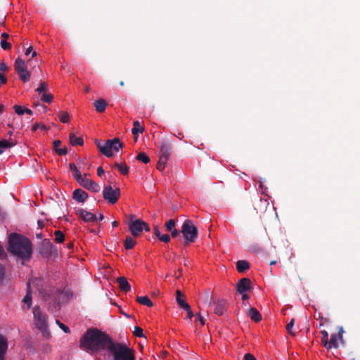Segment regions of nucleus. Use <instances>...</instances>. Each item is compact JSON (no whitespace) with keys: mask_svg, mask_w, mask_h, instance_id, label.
<instances>
[{"mask_svg":"<svg viewBox=\"0 0 360 360\" xmlns=\"http://www.w3.org/2000/svg\"><path fill=\"white\" fill-rule=\"evenodd\" d=\"M1 47L4 50H10L11 49V44L6 41V40L1 41Z\"/></svg>","mask_w":360,"mask_h":360,"instance_id":"nucleus-47","label":"nucleus"},{"mask_svg":"<svg viewBox=\"0 0 360 360\" xmlns=\"http://www.w3.org/2000/svg\"><path fill=\"white\" fill-rule=\"evenodd\" d=\"M295 319H292L287 324L286 326V330L287 331L292 335L295 336V333L292 331V328L294 326Z\"/></svg>","mask_w":360,"mask_h":360,"instance_id":"nucleus-42","label":"nucleus"},{"mask_svg":"<svg viewBox=\"0 0 360 360\" xmlns=\"http://www.w3.org/2000/svg\"><path fill=\"white\" fill-rule=\"evenodd\" d=\"M69 167L71 169V171L72 172L73 177L78 182L79 180H80L83 177V176L81 174L80 172L78 170L77 167H76V165L74 163H70Z\"/></svg>","mask_w":360,"mask_h":360,"instance_id":"nucleus-29","label":"nucleus"},{"mask_svg":"<svg viewBox=\"0 0 360 360\" xmlns=\"http://www.w3.org/2000/svg\"><path fill=\"white\" fill-rule=\"evenodd\" d=\"M167 160H168L160 157L156 166L157 169L160 172L163 171Z\"/></svg>","mask_w":360,"mask_h":360,"instance_id":"nucleus-38","label":"nucleus"},{"mask_svg":"<svg viewBox=\"0 0 360 360\" xmlns=\"http://www.w3.org/2000/svg\"><path fill=\"white\" fill-rule=\"evenodd\" d=\"M56 323L65 333H69L70 332V328L66 325L60 323V321L56 320Z\"/></svg>","mask_w":360,"mask_h":360,"instance_id":"nucleus-48","label":"nucleus"},{"mask_svg":"<svg viewBox=\"0 0 360 360\" xmlns=\"http://www.w3.org/2000/svg\"><path fill=\"white\" fill-rule=\"evenodd\" d=\"M8 346L7 338L3 335H0V360H5Z\"/></svg>","mask_w":360,"mask_h":360,"instance_id":"nucleus-18","label":"nucleus"},{"mask_svg":"<svg viewBox=\"0 0 360 360\" xmlns=\"http://www.w3.org/2000/svg\"><path fill=\"white\" fill-rule=\"evenodd\" d=\"M37 224H38V227L39 229H42L44 226V223L42 220H38L37 221Z\"/></svg>","mask_w":360,"mask_h":360,"instance_id":"nucleus-61","label":"nucleus"},{"mask_svg":"<svg viewBox=\"0 0 360 360\" xmlns=\"http://www.w3.org/2000/svg\"><path fill=\"white\" fill-rule=\"evenodd\" d=\"M165 226L166 229H167V231H172L174 229V226H175V221H174V219H169L165 223Z\"/></svg>","mask_w":360,"mask_h":360,"instance_id":"nucleus-40","label":"nucleus"},{"mask_svg":"<svg viewBox=\"0 0 360 360\" xmlns=\"http://www.w3.org/2000/svg\"><path fill=\"white\" fill-rule=\"evenodd\" d=\"M181 274H182V269H179L177 272L175 273V276L176 278L179 279L181 276Z\"/></svg>","mask_w":360,"mask_h":360,"instance_id":"nucleus-59","label":"nucleus"},{"mask_svg":"<svg viewBox=\"0 0 360 360\" xmlns=\"http://www.w3.org/2000/svg\"><path fill=\"white\" fill-rule=\"evenodd\" d=\"M184 295L181 290H177L176 292V301L177 304L184 309H189V304L184 300Z\"/></svg>","mask_w":360,"mask_h":360,"instance_id":"nucleus-20","label":"nucleus"},{"mask_svg":"<svg viewBox=\"0 0 360 360\" xmlns=\"http://www.w3.org/2000/svg\"><path fill=\"white\" fill-rule=\"evenodd\" d=\"M344 330L342 327H340L339 332L338 334L333 333L330 336V339L329 341H328V344L326 345V348L327 349H330L331 348L338 349L339 347V342L341 345H344L343 341V333Z\"/></svg>","mask_w":360,"mask_h":360,"instance_id":"nucleus-9","label":"nucleus"},{"mask_svg":"<svg viewBox=\"0 0 360 360\" xmlns=\"http://www.w3.org/2000/svg\"><path fill=\"white\" fill-rule=\"evenodd\" d=\"M133 333L136 337H139V338L144 337V334L143 333V329L139 326H136L134 328V330Z\"/></svg>","mask_w":360,"mask_h":360,"instance_id":"nucleus-45","label":"nucleus"},{"mask_svg":"<svg viewBox=\"0 0 360 360\" xmlns=\"http://www.w3.org/2000/svg\"><path fill=\"white\" fill-rule=\"evenodd\" d=\"M97 174H98V176H102V175L104 174V170L102 167H98Z\"/></svg>","mask_w":360,"mask_h":360,"instance_id":"nucleus-57","label":"nucleus"},{"mask_svg":"<svg viewBox=\"0 0 360 360\" xmlns=\"http://www.w3.org/2000/svg\"><path fill=\"white\" fill-rule=\"evenodd\" d=\"M136 244V242L131 236H127L124 240V246L126 250H131L135 246Z\"/></svg>","mask_w":360,"mask_h":360,"instance_id":"nucleus-33","label":"nucleus"},{"mask_svg":"<svg viewBox=\"0 0 360 360\" xmlns=\"http://www.w3.org/2000/svg\"><path fill=\"white\" fill-rule=\"evenodd\" d=\"M143 229L146 231H150V230L149 225L147 223L144 222V221H143Z\"/></svg>","mask_w":360,"mask_h":360,"instance_id":"nucleus-58","label":"nucleus"},{"mask_svg":"<svg viewBox=\"0 0 360 360\" xmlns=\"http://www.w3.org/2000/svg\"><path fill=\"white\" fill-rule=\"evenodd\" d=\"M244 360H257L255 357L250 353L245 354L243 356Z\"/></svg>","mask_w":360,"mask_h":360,"instance_id":"nucleus-52","label":"nucleus"},{"mask_svg":"<svg viewBox=\"0 0 360 360\" xmlns=\"http://www.w3.org/2000/svg\"><path fill=\"white\" fill-rule=\"evenodd\" d=\"M70 120L69 114L67 112H63L60 115V121L63 123H67Z\"/></svg>","mask_w":360,"mask_h":360,"instance_id":"nucleus-44","label":"nucleus"},{"mask_svg":"<svg viewBox=\"0 0 360 360\" xmlns=\"http://www.w3.org/2000/svg\"><path fill=\"white\" fill-rule=\"evenodd\" d=\"M39 254L46 258L55 257L58 255L57 248L52 244L49 239L45 238L39 247Z\"/></svg>","mask_w":360,"mask_h":360,"instance_id":"nucleus-7","label":"nucleus"},{"mask_svg":"<svg viewBox=\"0 0 360 360\" xmlns=\"http://www.w3.org/2000/svg\"><path fill=\"white\" fill-rule=\"evenodd\" d=\"M185 310L187 311V318L191 319L193 316L191 306L189 305V309Z\"/></svg>","mask_w":360,"mask_h":360,"instance_id":"nucleus-54","label":"nucleus"},{"mask_svg":"<svg viewBox=\"0 0 360 360\" xmlns=\"http://www.w3.org/2000/svg\"><path fill=\"white\" fill-rule=\"evenodd\" d=\"M6 256V254L4 250V248H2L1 245H0V259H4L5 258Z\"/></svg>","mask_w":360,"mask_h":360,"instance_id":"nucleus-55","label":"nucleus"},{"mask_svg":"<svg viewBox=\"0 0 360 360\" xmlns=\"http://www.w3.org/2000/svg\"><path fill=\"white\" fill-rule=\"evenodd\" d=\"M104 143H103L101 141H96V145L97 148H98L99 151L101 152V148H103Z\"/></svg>","mask_w":360,"mask_h":360,"instance_id":"nucleus-56","label":"nucleus"},{"mask_svg":"<svg viewBox=\"0 0 360 360\" xmlns=\"http://www.w3.org/2000/svg\"><path fill=\"white\" fill-rule=\"evenodd\" d=\"M116 281L118 283L119 288L122 291H123L124 292H128L131 290V285L125 277H124V276L118 277L116 279Z\"/></svg>","mask_w":360,"mask_h":360,"instance_id":"nucleus-19","label":"nucleus"},{"mask_svg":"<svg viewBox=\"0 0 360 360\" xmlns=\"http://www.w3.org/2000/svg\"><path fill=\"white\" fill-rule=\"evenodd\" d=\"M8 69L9 68L4 62L0 63V73L2 72H7Z\"/></svg>","mask_w":360,"mask_h":360,"instance_id":"nucleus-51","label":"nucleus"},{"mask_svg":"<svg viewBox=\"0 0 360 360\" xmlns=\"http://www.w3.org/2000/svg\"><path fill=\"white\" fill-rule=\"evenodd\" d=\"M214 312L218 316H222L226 311V301L221 299L218 300L217 302H214Z\"/></svg>","mask_w":360,"mask_h":360,"instance_id":"nucleus-16","label":"nucleus"},{"mask_svg":"<svg viewBox=\"0 0 360 360\" xmlns=\"http://www.w3.org/2000/svg\"><path fill=\"white\" fill-rule=\"evenodd\" d=\"M62 142L60 140H55L53 142V150L56 151V153L59 155H65L68 153V149L66 147H64L63 148H60Z\"/></svg>","mask_w":360,"mask_h":360,"instance_id":"nucleus-22","label":"nucleus"},{"mask_svg":"<svg viewBox=\"0 0 360 360\" xmlns=\"http://www.w3.org/2000/svg\"><path fill=\"white\" fill-rule=\"evenodd\" d=\"M136 301L137 302L149 307H151L153 305V302L148 296L137 297Z\"/></svg>","mask_w":360,"mask_h":360,"instance_id":"nucleus-32","label":"nucleus"},{"mask_svg":"<svg viewBox=\"0 0 360 360\" xmlns=\"http://www.w3.org/2000/svg\"><path fill=\"white\" fill-rule=\"evenodd\" d=\"M14 144L6 139L0 140V155L2 154L7 148L12 147Z\"/></svg>","mask_w":360,"mask_h":360,"instance_id":"nucleus-31","label":"nucleus"},{"mask_svg":"<svg viewBox=\"0 0 360 360\" xmlns=\"http://www.w3.org/2000/svg\"><path fill=\"white\" fill-rule=\"evenodd\" d=\"M6 269L5 267L0 264V285H1L5 279Z\"/></svg>","mask_w":360,"mask_h":360,"instance_id":"nucleus-46","label":"nucleus"},{"mask_svg":"<svg viewBox=\"0 0 360 360\" xmlns=\"http://www.w3.org/2000/svg\"><path fill=\"white\" fill-rule=\"evenodd\" d=\"M41 100L43 101V102H45V103H51L52 102V100H53V95L51 94H49V93H44L42 94L41 96Z\"/></svg>","mask_w":360,"mask_h":360,"instance_id":"nucleus-39","label":"nucleus"},{"mask_svg":"<svg viewBox=\"0 0 360 360\" xmlns=\"http://www.w3.org/2000/svg\"><path fill=\"white\" fill-rule=\"evenodd\" d=\"M86 176L87 174H84L83 177L79 180L78 183L86 189L95 193L98 192L101 189V186L93 180L88 179Z\"/></svg>","mask_w":360,"mask_h":360,"instance_id":"nucleus-10","label":"nucleus"},{"mask_svg":"<svg viewBox=\"0 0 360 360\" xmlns=\"http://www.w3.org/2000/svg\"><path fill=\"white\" fill-rule=\"evenodd\" d=\"M172 151V145L168 141H162L160 145V157L169 160Z\"/></svg>","mask_w":360,"mask_h":360,"instance_id":"nucleus-12","label":"nucleus"},{"mask_svg":"<svg viewBox=\"0 0 360 360\" xmlns=\"http://www.w3.org/2000/svg\"><path fill=\"white\" fill-rule=\"evenodd\" d=\"M88 198V193L79 188L75 189L72 193V198L78 202H84Z\"/></svg>","mask_w":360,"mask_h":360,"instance_id":"nucleus-17","label":"nucleus"},{"mask_svg":"<svg viewBox=\"0 0 360 360\" xmlns=\"http://www.w3.org/2000/svg\"><path fill=\"white\" fill-rule=\"evenodd\" d=\"M114 166L118 169L120 172L123 175H127L129 173V167L125 162L117 163Z\"/></svg>","mask_w":360,"mask_h":360,"instance_id":"nucleus-30","label":"nucleus"},{"mask_svg":"<svg viewBox=\"0 0 360 360\" xmlns=\"http://www.w3.org/2000/svg\"><path fill=\"white\" fill-rule=\"evenodd\" d=\"M39 128H40V124H35L32 126V131H37Z\"/></svg>","mask_w":360,"mask_h":360,"instance_id":"nucleus-63","label":"nucleus"},{"mask_svg":"<svg viewBox=\"0 0 360 360\" xmlns=\"http://www.w3.org/2000/svg\"><path fill=\"white\" fill-rule=\"evenodd\" d=\"M103 196L105 200L113 205L117 202L120 196V189L118 187L113 188L110 185L106 186L103 188Z\"/></svg>","mask_w":360,"mask_h":360,"instance_id":"nucleus-8","label":"nucleus"},{"mask_svg":"<svg viewBox=\"0 0 360 360\" xmlns=\"http://www.w3.org/2000/svg\"><path fill=\"white\" fill-rule=\"evenodd\" d=\"M22 302L27 304V309H30L32 306V294L30 290L27 291L26 295L22 299Z\"/></svg>","mask_w":360,"mask_h":360,"instance_id":"nucleus-37","label":"nucleus"},{"mask_svg":"<svg viewBox=\"0 0 360 360\" xmlns=\"http://www.w3.org/2000/svg\"><path fill=\"white\" fill-rule=\"evenodd\" d=\"M124 144L120 141L119 138H115L113 139L107 140L103 148H101V153L108 158L112 156V150L118 151L120 148H122Z\"/></svg>","mask_w":360,"mask_h":360,"instance_id":"nucleus-6","label":"nucleus"},{"mask_svg":"<svg viewBox=\"0 0 360 360\" xmlns=\"http://www.w3.org/2000/svg\"><path fill=\"white\" fill-rule=\"evenodd\" d=\"M33 316L37 328L41 332L45 338H50L51 333L48 328L47 316L42 312L39 306L36 305L33 308Z\"/></svg>","mask_w":360,"mask_h":360,"instance_id":"nucleus-4","label":"nucleus"},{"mask_svg":"<svg viewBox=\"0 0 360 360\" xmlns=\"http://www.w3.org/2000/svg\"><path fill=\"white\" fill-rule=\"evenodd\" d=\"M114 342L108 334L96 328H89L81 338L80 347L87 351H109Z\"/></svg>","mask_w":360,"mask_h":360,"instance_id":"nucleus-1","label":"nucleus"},{"mask_svg":"<svg viewBox=\"0 0 360 360\" xmlns=\"http://www.w3.org/2000/svg\"><path fill=\"white\" fill-rule=\"evenodd\" d=\"M108 352L113 360H135L134 350L123 343L114 342Z\"/></svg>","mask_w":360,"mask_h":360,"instance_id":"nucleus-3","label":"nucleus"},{"mask_svg":"<svg viewBox=\"0 0 360 360\" xmlns=\"http://www.w3.org/2000/svg\"><path fill=\"white\" fill-rule=\"evenodd\" d=\"M184 241V245H186L191 243H194L198 236V231L197 227L194 225L193 222L190 219H186L182 225L181 231Z\"/></svg>","mask_w":360,"mask_h":360,"instance_id":"nucleus-5","label":"nucleus"},{"mask_svg":"<svg viewBox=\"0 0 360 360\" xmlns=\"http://www.w3.org/2000/svg\"><path fill=\"white\" fill-rule=\"evenodd\" d=\"M54 236H55V241L58 243H61L64 241L65 240V235L64 233L60 231V230H58V231H56L54 232Z\"/></svg>","mask_w":360,"mask_h":360,"instance_id":"nucleus-35","label":"nucleus"},{"mask_svg":"<svg viewBox=\"0 0 360 360\" xmlns=\"http://www.w3.org/2000/svg\"><path fill=\"white\" fill-rule=\"evenodd\" d=\"M1 37L4 38V40H6L9 37V35L6 32H3L1 34Z\"/></svg>","mask_w":360,"mask_h":360,"instance_id":"nucleus-64","label":"nucleus"},{"mask_svg":"<svg viewBox=\"0 0 360 360\" xmlns=\"http://www.w3.org/2000/svg\"><path fill=\"white\" fill-rule=\"evenodd\" d=\"M7 250L12 255L22 262H28L32 257V244L27 237L17 233H11L8 237Z\"/></svg>","mask_w":360,"mask_h":360,"instance_id":"nucleus-2","label":"nucleus"},{"mask_svg":"<svg viewBox=\"0 0 360 360\" xmlns=\"http://www.w3.org/2000/svg\"><path fill=\"white\" fill-rule=\"evenodd\" d=\"M248 316L255 322H259L262 320L261 314L256 308L254 307H252L248 310Z\"/></svg>","mask_w":360,"mask_h":360,"instance_id":"nucleus-21","label":"nucleus"},{"mask_svg":"<svg viewBox=\"0 0 360 360\" xmlns=\"http://www.w3.org/2000/svg\"><path fill=\"white\" fill-rule=\"evenodd\" d=\"M16 72L18 75L20 79L22 81H23L24 82H27L30 80V74L29 71L27 70V68L22 69L20 70L17 71Z\"/></svg>","mask_w":360,"mask_h":360,"instance_id":"nucleus-28","label":"nucleus"},{"mask_svg":"<svg viewBox=\"0 0 360 360\" xmlns=\"http://www.w3.org/2000/svg\"><path fill=\"white\" fill-rule=\"evenodd\" d=\"M143 221L141 219H136L134 221H132L129 225V228L131 233V234L134 236H137L140 234V233L143 231Z\"/></svg>","mask_w":360,"mask_h":360,"instance_id":"nucleus-13","label":"nucleus"},{"mask_svg":"<svg viewBox=\"0 0 360 360\" xmlns=\"http://www.w3.org/2000/svg\"><path fill=\"white\" fill-rule=\"evenodd\" d=\"M76 214L86 222L94 221L96 220V216L94 214L84 209L77 210Z\"/></svg>","mask_w":360,"mask_h":360,"instance_id":"nucleus-15","label":"nucleus"},{"mask_svg":"<svg viewBox=\"0 0 360 360\" xmlns=\"http://www.w3.org/2000/svg\"><path fill=\"white\" fill-rule=\"evenodd\" d=\"M321 333L322 335L321 342L323 345L326 347L328 341V333L326 330H321Z\"/></svg>","mask_w":360,"mask_h":360,"instance_id":"nucleus-41","label":"nucleus"},{"mask_svg":"<svg viewBox=\"0 0 360 360\" xmlns=\"http://www.w3.org/2000/svg\"><path fill=\"white\" fill-rule=\"evenodd\" d=\"M32 49L33 48L32 46L28 47L25 51V55L28 56L30 53H31L32 52Z\"/></svg>","mask_w":360,"mask_h":360,"instance_id":"nucleus-62","label":"nucleus"},{"mask_svg":"<svg viewBox=\"0 0 360 360\" xmlns=\"http://www.w3.org/2000/svg\"><path fill=\"white\" fill-rule=\"evenodd\" d=\"M250 268V264L246 260H239L236 262V269L238 272L243 273Z\"/></svg>","mask_w":360,"mask_h":360,"instance_id":"nucleus-26","label":"nucleus"},{"mask_svg":"<svg viewBox=\"0 0 360 360\" xmlns=\"http://www.w3.org/2000/svg\"><path fill=\"white\" fill-rule=\"evenodd\" d=\"M25 68H26L25 61L22 58H18L15 60V64H14V69H15V72L20 70L22 69H25Z\"/></svg>","mask_w":360,"mask_h":360,"instance_id":"nucleus-34","label":"nucleus"},{"mask_svg":"<svg viewBox=\"0 0 360 360\" xmlns=\"http://www.w3.org/2000/svg\"><path fill=\"white\" fill-rule=\"evenodd\" d=\"M251 288V281L248 278H241L237 283V290L240 294L250 290Z\"/></svg>","mask_w":360,"mask_h":360,"instance_id":"nucleus-14","label":"nucleus"},{"mask_svg":"<svg viewBox=\"0 0 360 360\" xmlns=\"http://www.w3.org/2000/svg\"><path fill=\"white\" fill-rule=\"evenodd\" d=\"M107 105V102L104 99H98L94 103V105L98 112H103L106 109Z\"/></svg>","mask_w":360,"mask_h":360,"instance_id":"nucleus-23","label":"nucleus"},{"mask_svg":"<svg viewBox=\"0 0 360 360\" xmlns=\"http://www.w3.org/2000/svg\"><path fill=\"white\" fill-rule=\"evenodd\" d=\"M197 317L199 319L201 325H204L205 324V320H204L203 317H202L200 314H197Z\"/></svg>","mask_w":360,"mask_h":360,"instance_id":"nucleus-60","label":"nucleus"},{"mask_svg":"<svg viewBox=\"0 0 360 360\" xmlns=\"http://www.w3.org/2000/svg\"><path fill=\"white\" fill-rule=\"evenodd\" d=\"M172 231V233H171V236H172V238H176V237H177V236L179 235V233H180V232H179L178 230H176V229H173L172 231Z\"/></svg>","mask_w":360,"mask_h":360,"instance_id":"nucleus-53","label":"nucleus"},{"mask_svg":"<svg viewBox=\"0 0 360 360\" xmlns=\"http://www.w3.org/2000/svg\"><path fill=\"white\" fill-rule=\"evenodd\" d=\"M69 142L72 146H82L84 141L82 137H77L74 133H70L69 135Z\"/></svg>","mask_w":360,"mask_h":360,"instance_id":"nucleus-24","label":"nucleus"},{"mask_svg":"<svg viewBox=\"0 0 360 360\" xmlns=\"http://www.w3.org/2000/svg\"><path fill=\"white\" fill-rule=\"evenodd\" d=\"M47 91H48L47 85L45 82H41L39 86L36 89V91L39 92V94H41V93L44 94L46 92H47Z\"/></svg>","mask_w":360,"mask_h":360,"instance_id":"nucleus-43","label":"nucleus"},{"mask_svg":"<svg viewBox=\"0 0 360 360\" xmlns=\"http://www.w3.org/2000/svg\"><path fill=\"white\" fill-rule=\"evenodd\" d=\"M269 202L267 200L262 199L259 196L253 200L254 209L257 213H263L265 212Z\"/></svg>","mask_w":360,"mask_h":360,"instance_id":"nucleus-11","label":"nucleus"},{"mask_svg":"<svg viewBox=\"0 0 360 360\" xmlns=\"http://www.w3.org/2000/svg\"><path fill=\"white\" fill-rule=\"evenodd\" d=\"M13 108L18 115H22L24 114V109L20 105H15Z\"/></svg>","mask_w":360,"mask_h":360,"instance_id":"nucleus-49","label":"nucleus"},{"mask_svg":"<svg viewBox=\"0 0 360 360\" xmlns=\"http://www.w3.org/2000/svg\"><path fill=\"white\" fill-rule=\"evenodd\" d=\"M136 160L145 164H147L150 162L149 157L143 152H141L138 154L136 156Z\"/></svg>","mask_w":360,"mask_h":360,"instance_id":"nucleus-36","label":"nucleus"},{"mask_svg":"<svg viewBox=\"0 0 360 360\" xmlns=\"http://www.w3.org/2000/svg\"><path fill=\"white\" fill-rule=\"evenodd\" d=\"M154 234L161 241L164 243H169L170 241V236L168 234H161L158 226H155Z\"/></svg>","mask_w":360,"mask_h":360,"instance_id":"nucleus-25","label":"nucleus"},{"mask_svg":"<svg viewBox=\"0 0 360 360\" xmlns=\"http://www.w3.org/2000/svg\"><path fill=\"white\" fill-rule=\"evenodd\" d=\"M62 294L63 295V296H65L67 299H70L73 297V294L72 292H70L69 290H64L63 292H62Z\"/></svg>","mask_w":360,"mask_h":360,"instance_id":"nucleus-50","label":"nucleus"},{"mask_svg":"<svg viewBox=\"0 0 360 360\" xmlns=\"http://www.w3.org/2000/svg\"><path fill=\"white\" fill-rule=\"evenodd\" d=\"M144 131V127L141 124L139 121H134L133 123V128L131 133L134 136H137Z\"/></svg>","mask_w":360,"mask_h":360,"instance_id":"nucleus-27","label":"nucleus"}]
</instances>
